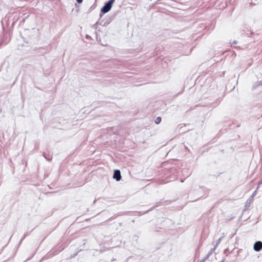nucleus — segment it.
<instances>
[{
	"mask_svg": "<svg viewBox=\"0 0 262 262\" xmlns=\"http://www.w3.org/2000/svg\"><path fill=\"white\" fill-rule=\"evenodd\" d=\"M114 1L115 0H110L107 3H106L105 5L102 8L101 12L104 13L108 12L111 10L112 4Z\"/></svg>",
	"mask_w": 262,
	"mask_h": 262,
	"instance_id": "1",
	"label": "nucleus"
},
{
	"mask_svg": "<svg viewBox=\"0 0 262 262\" xmlns=\"http://www.w3.org/2000/svg\"><path fill=\"white\" fill-rule=\"evenodd\" d=\"M254 250L256 251H259L262 249V243L260 241L256 242L253 247Z\"/></svg>",
	"mask_w": 262,
	"mask_h": 262,
	"instance_id": "2",
	"label": "nucleus"
},
{
	"mask_svg": "<svg viewBox=\"0 0 262 262\" xmlns=\"http://www.w3.org/2000/svg\"><path fill=\"white\" fill-rule=\"evenodd\" d=\"M113 178L115 179L117 181L120 180L121 178L120 171L119 170H115L114 171Z\"/></svg>",
	"mask_w": 262,
	"mask_h": 262,
	"instance_id": "3",
	"label": "nucleus"
},
{
	"mask_svg": "<svg viewBox=\"0 0 262 262\" xmlns=\"http://www.w3.org/2000/svg\"><path fill=\"white\" fill-rule=\"evenodd\" d=\"M161 121V117H158L156 118V119L155 120V123L156 124H159Z\"/></svg>",
	"mask_w": 262,
	"mask_h": 262,
	"instance_id": "4",
	"label": "nucleus"
},
{
	"mask_svg": "<svg viewBox=\"0 0 262 262\" xmlns=\"http://www.w3.org/2000/svg\"><path fill=\"white\" fill-rule=\"evenodd\" d=\"M77 2L78 3H82V2L83 1V0H76Z\"/></svg>",
	"mask_w": 262,
	"mask_h": 262,
	"instance_id": "5",
	"label": "nucleus"
}]
</instances>
